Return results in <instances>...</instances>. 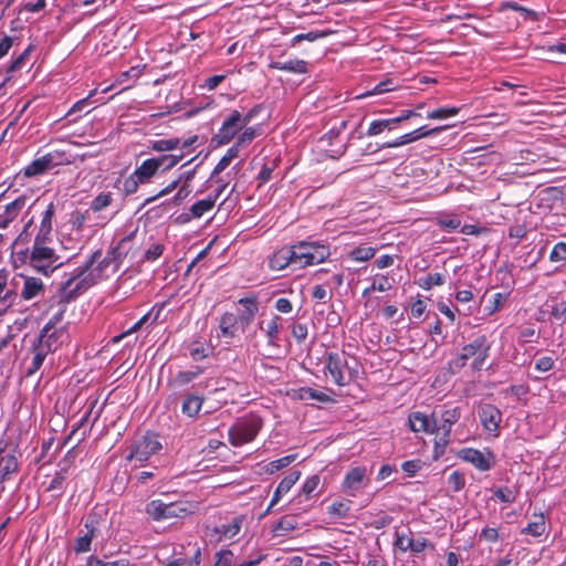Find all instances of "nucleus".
Masks as SVG:
<instances>
[{"mask_svg":"<svg viewBox=\"0 0 566 566\" xmlns=\"http://www.w3.org/2000/svg\"><path fill=\"white\" fill-rule=\"evenodd\" d=\"M142 181H138V177L135 176V171L124 180L123 190L126 195H133L138 190Z\"/></svg>","mask_w":566,"mask_h":566,"instance_id":"bf43d9fd","label":"nucleus"},{"mask_svg":"<svg viewBox=\"0 0 566 566\" xmlns=\"http://www.w3.org/2000/svg\"><path fill=\"white\" fill-rule=\"evenodd\" d=\"M1 461V476L0 480L4 481L9 474L14 473L18 470V460L13 453H3L0 458Z\"/></svg>","mask_w":566,"mask_h":566,"instance_id":"f704fd0d","label":"nucleus"},{"mask_svg":"<svg viewBox=\"0 0 566 566\" xmlns=\"http://www.w3.org/2000/svg\"><path fill=\"white\" fill-rule=\"evenodd\" d=\"M282 317L279 315L272 316L270 321L261 319L258 323V329L263 332L268 338V345L279 346L280 322Z\"/></svg>","mask_w":566,"mask_h":566,"instance_id":"6ab92c4d","label":"nucleus"},{"mask_svg":"<svg viewBox=\"0 0 566 566\" xmlns=\"http://www.w3.org/2000/svg\"><path fill=\"white\" fill-rule=\"evenodd\" d=\"M27 203L25 196H19L4 207L0 213V229H6L21 212Z\"/></svg>","mask_w":566,"mask_h":566,"instance_id":"aec40b11","label":"nucleus"},{"mask_svg":"<svg viewBox=\"0 0 566 566\" xmlns=\"http://www.w3.org/2000/svg\"><path fill=\"white\" fill-rule=\"evenodd\" d=\"M14 276L19 282L21 280L23 282L21 292L19 293L21 300L31 301L44 295L45 285L41 279L24 274H15Z\"/></svg>","mask_w":566,"mask_h":566,"instance_id":"4468645a","label":"nucleus"},{"mask_svg":"<svg viewBox=\"0 0 566 566\" xmlns=\"http://www.w3.org/2000/svg\"><path fill=\"white\" fill-rule=\"evenodd\" d=\"M300 476V471H293L281 480V482L279 483L274 491L273 497L266 510V513L280 501V499L284 494H286L292 489V486L298 481Z\"/></svg>","mask_w":566,"mask_h":566,"instance_id":"412c9836","label":"nucleus"},{"mask_svg":"<svg viewBox=\"0 0 566 566\" xmlns=\"http://www.w3.org/2000/svg\"><path fill=\"white\" fill-rule=\"evenodd\" d=\"M54 214H55V205H54V202H50L46 206L45 210L42 212L41 221L38 227L53 231Z\"/></svg>","mask_w":566,"mask_h":566,"instance_id":"c03bdc74","label":"nucleus"},{"mask_svg":"<svg viewBox=\"0 0 566 566\" xmlns=\"http://www.w3.org/2000/svg\"><path fill=\"white\" fill-rule=\"evenodd\" d=\"M31 51V46L27 48L19 56H17L7 67L6 74L10 75L15 71L20 70L28 59Z\"/></svg>","mask_w":566,"mask_h":566,"instance_id":"3c124183","label":"nucleus"},{"mask_svg":"<svg viewBox=\"0 0 566 566\" xmlns=\"http://www.w3.org/2000/svg\"><path fill=\"white\" fill-rule=\"evenodd\" d=\"M19 281L15 276L10 279V272L0 269V312L12 307L19 298Z\"/></svg>","mask_w":566,"mask_h":566,"instance_id":"9d476101","label":"nucleus"},{"mask_svg":"<svg viewBox=\"0 0 566 566\" xmlns=\"http://www.w3.org/2000/svg\"><path fill=\"white\" fill-rule=\"evenodd\" d=\"M216 563L214 566H256L262 560V556H259L254 559L235 562L234 555L230 549H223L216 554Z\"/></svg>","mask_w":566,"mask_h":566,"instance_id":"5701e85b","label":"nucleus"},{"mask_svg":"<svg viewBox=\"0 0 566 566\" xmlns=\"http://www.w3.org/2000/svg\"><path fill=\"white\" fill-rule=\"evenodd\" d=\"M214 205H216L214 198L208 197L206 199L195 202L190 207V209H189L190 216L181 214L180 217H182L185 219V221H189L190 218H196V219L201 218L206 212L212 210Z\"/></svg>","mask_w":566,"mask_h":566,"instance_id":"c85d7f7f","label":"nucleus"},{"mask_svg":"<svg viewBox=\"0 0 566 566\" xmlns=\"http://www.w3.org/2000/svg\"><path fill=\"white\" fill-rule=\"evenodd\" d=\"M254 115V111H250L244 117L239 111H232L230 116L224 119L219 132L212 137L211 142L217 146L230 143L240 129L245 127Z\"/></svg>","mask_w":566,"mask_h":566,"instance_id":"6e6552de","label":"nucleus"},{"mask_svg":"<svg viewBox=\"0 0 566 566\" xmlns=\"http://www.w3.org/2000/svg\"><path fill=\"white\" fill-rule=\"evenodd\" d=\"M295 459H296V454H290V455H285L283 458H281V459L271 461L265 465V472L269 474H273V473L277 472L279 470L290 465Z\"/></svg>","mask_w":566,"mask_h":566,"instance_id":"58836bf2","label":"nucleus"},{"mask_svg":"<svg viewBox=\"0 0 566 566\" xmlns=\"http://www.w3.org/2000/svg\"><path fill=\"white\" fill-rule=\"evenodd\" d=\"M62 333V329L57 331L44 326L39 335L36 344L49 345L50 353L54 352L57 347V340Z\"/></svg>","mask_w":566,"mask_h":566,"instance_id":"473e14b6","label":"nucleus"},{"mask_svg":"<svg viewBox=\"0 0 566 566\" xmlns=\"http://www.w3.org/2000/svg\"><path fill=\"white\" fill-rule=\"evenodd\" d=\"M329 33H331L329 31H311L307 33L297 34L292 39V46L296 45L297 43H300L304 40L312 42L317 39H322V38L328 35Z\"/></svg>","mask_w":566,"mask_h":566,"instance_id":"8fccbe9b","label":"nucleus"},{"mask_svg":"<svg viewBox=\"0 0 566 566\" xmlns=\"http://www.w3.org/2000/svg\"><path fill=\"white\" fill-rule=\"evenodd\" d=\"M72 465V461H69L67 458H64L60 463V469L55 472L53 479L45 486V491L55 492V496H61L63 494L64 483L69 476V472Z\"/></svg>","mask_w":566,"mask_h":566,"instance_id":"f3484780","label":"nucleus"},{"mask_svg":"<svg viewBox=\"0 0 566 566\" xmlns=\"http://www.w3.org/2000/svg\"><path fill=\"white\" fill-rule=\"evenodd\" d=\"M198 503L196 502H176L164 503L160 500H153L146 504L145 512L154 521H163L174 517H184L196 513Z\"/></svg>","mask_w":566,"mask_h":566,"instance_id":"7ed1b4c3","label":"nucleus"},{"mask_svg":"<svg viewBox=\"0 0 566 566\" xmlns=\"http://www.w3.org/2000/svg\"><path fill=\"white\" fill-rule=\"evenodd\" d=\"M398 86L399 85L395 82L394 78H386L375 85V87L370 92L366 93V95L384 94L396 90Z\"/></svg>","mask_w":566,"mask_h":566,"instance_id":"49530a36","label":"nucleus"},{"mask_svg":"<svg viewBox=\"0 0 566 566\" xmlns=\"http://www.w3.org/2000/svg\"><path fill=\"white\" fill-rule=\"evenodd\" d=\"M132 237L133 234H129L119 240L115 247L108 250L104 258H102L103 252L101 249L94 251L84 264L78 266L72 276L60 285L57 290L59 303L65 305L75 300L102 280L109 266H113V272H116L127 254L125 247L132 240Z\"/></svg>","mask_w":566,"mask_h":566,"instance_id":"f257e3e1","label":"nucleus"},{"mask_svg":"<svg viewBox=\"0 0 566 566\" xmlns=\"http://www.w3.org/2000/svg\"><path fill=\"white\" fill-rule=\"evenodd\" d=\"M552 304L546 303V305L551 308L549 313L551 316L554 317L556 321L564 322L566 318V301H557V298L551 300Z\"/></svg>","mask_w":566,"mask_h":566,"instance_id":"4c0bfd02","label":"nucleus"},{"mask_svg":"<svg viewBox=\"0 0 566 566\" xmlns=\"http://www.w3.org/2000/svg\"><path fill=\"white\" fill-rule=\"evenodd\" d=\"M86 221V214L76 210L71 214L70 223L72 224V228L76 231H81L84 227V223Z\"/></svg>","mask_w":566,"mask_h":566,"instance_id":"69168bd1","label":"nucleus"},{"mask_svg":"<svg viewBox=\"0 0 566 566\" xmlns=\"http://www.w3.org/2000/svg\"><path fill=\"white\" fill-rule=\"evenodd\" d=\"M200 374L201 369L199 367H197L196 370L179 371L168 381V387L175 390L179 389L195 380Z\"/></svg>","mask_w":566,"mask_h":566,"instance_id":"c756f323","label":"nucleus"},{"mask_svg":"<svg viewBox=\"0 0 566 566\" xmlns=\"http://www.w3.org/2000/svg\"><path fill=\"white\" fill-rule=\"evenodd\" d=\"M294 253L295 252L293 250V245H285L276 250L269 259L270 269L274 271H281L284 270L290 264H295Z\"/></svg>","mask_w":566,"mask_h":566,"instance_id":"a211bd4d","label":"nucleus"},{"mask_svg":"<svg viewBox=\"0 0 566 566\" xmlns=\"http://www.w3.org/2000/svg\"><path fill=\"white\" fill-rule=\"evenodd\" d=\"M307 62L304 60H289L285 62L274 61L270 63V69L286 71L296 74H304L307 72Z\"/></svg>","mask_w":566,"mask_h":566,"instance_id":"bb28decb","label":"nucleus"},{"mask_svg":"<svg viewBox=\"0 0 566 566\" xmlns=\"http://www.w3.org/2000/svg\"><path fill=\"white\" fill-rule=\"evenodd\" d=\"M33 231H36L33 239V244H49L52 242V231L34 226L33 217L27 221L22 231L18 235L17 241L21 243H30L32 240Z\"/></svg>","mask_w":566,"mask_h":566,"instance_id":"ddd939ff","label":"nucleus"},{"mask_svg":"<svg viewBox=\"0 0 566 566\" xmlns=\"http://www.w3.org/2000/svg\"><path fill=\"white\" fill-rule=\"evenodd\" d=\"M161 449V443L158 436L154 432L147 431L140 439L136 440L130 447L127 461L137 460L139 462L147 461L153 454Z\"/></svg>","mask_w":566,"mask_h":566,"instance_id":"1a4fd4ad","label":"nucleus"},{"mask_svg":"<svg viewBox=\"0 0 566 566\" xmlns=\"http://www.w3.org/2000/svg\"><path fill=\"white\" fill-rule=\"evenodd\" d=\"M460 457L464 461L472 463L476 469H479L481 471H488L491 468L490 461L485 458V455L481 451H479L476 449H472V448L463 449L460 452Z\"/></svg>","mask_w":566,"mask_h":566,"instance_id":"393cba45","label":"nucleus"},{"mask_svg":"<svg viewBox=\"0 0 566 566\" xmlns=\"http://www.w3.org/2000/svg\"><path fill=\"white\" fill-rule=\"evenodd\" d=\"M97 525H98V520H97L96 515H92V514L88 515L85 521V528H86L85 535L88 536L91 539H93L94 537H96L98 535Z\"/></svg>","mask_w":566,"mask_h":566,"instance_id":"e2e57ef3","label":"nucleus"},{"mask_svg":"<svg viewBox=\"0 0 566 566\" xmlns=\"http://www.w3.org/2000/svg\"><path fill=\"white\" fill-rule=\"evenodd\" d=\"M376 249L371 247H357L350 252V258L354 261H368L374 258Z\"/></svg>","mask_w":566,"mask_h":566,"instance_id":"79ce46f5","label":"nucleus"},{"mask_svg":"<svg viewBox=\"0 0 566 566\" xmlns=\"http://www.w3.org/2000/svg\"><path fill=\"white\" fill-rule=\"evenodd\" d=\"M113 202L112 192H101L91 202V209L94 212H99L107 208Z\"/></svg>","mask_w":566,"mask_h":566,"instance_id":"ea45409f","label":"nucleus"},{"mask_svg":"<svg viewBox=\"0 0 566 566\" xmlns=\"http://www.w3.org/2000/svg\"><path fill=\"white\" fill-rule=\"evenodd\" d=\"M27 263L36 272L45 276L51 275L61 268L64 262L49 244H33Z\"/></svg>","mask_w":566,"mask_h":566,"instance_id":"20e7f679","label":"nucleus"},{"mask_svg":"<svg viewBox=\"0 0 566 566\" xmlns=\"http://www.w3.org/2000/svg\"><path fill=\"white\" fill-rule=\"evenodd\" d=\"M296 528V521L292 516H283L274 527V532L279 535H285L286 533Z\"/></svg>","mask_w":566,"mask_h":566,"instance_id":"a18cd8bd","label":"nucleus"},{"mask_svg":"<svg viewBox=\"0 0 566 566\" xmlns=\"http://www.w3.org/2000/svg\"><path fill=\"white\" fill-rule=\"evenodd\" d=\"M494 496L503 503H513L516 499V494L509 486L496 489Z\"/></svg>","mask_w":566,"mask_h":566,"instance_id":"13d9d810","label":"nucleus"},{"mask_svg":"<svg viewBox=\"0 0 566 566\" xmlns=\"http://www.w3.org/2000/svg\"><path fill=\"white\" fill-rule=\"evenodd\" d=\"M391 289V284L389 283V280L387 276L381 275L379 277H376L369 289H366L364 291V295H367L370 291H379L385 292Z\"/></svg>","mask_w":566,"mask_h":566,"instance_id":"5fc2aeb1","label":"nucleus"},{"mask_svg":"<svg viewBox=\"0 0 566 566\" xmlns=\"http://www.w3.org/2000/svg\"><path fill=\"white\" fill-rule=\"evenodd\" d=\"M238 304L241 308L237 314L226 312L220 317L219 327L223 337L233 338L237 327L244 332L259 312V301L254 294L240 298Z\"/></svg>","mask_w":566,"mask_h":566,"instance_id":"f03ea898","label":"nucleus"},{"mask_svg":"<svg viewBox=\"0 0 566 566\" xmlns=\"http://www.w3.org/2000/svg\"><path fill=\"white\" fill-rule=\"evenodd\" d=\"M93 539H91L85 534L76 538V544L74 547V551L76 553H86L91 551V543Z\"/></svg>","mask_w":566,"mask_h":566,"instance_id":"774afa93","label":"nucleus"},{"mask_svg":"<svg viewBox=\"0 0 566 566\" xmlns=\"http://www.w3.org/2000/svg\"><path fill=\"white\" fill-rule=\"evenodd\" d=\"M409 428L413 432H427L439 434V428L434 416L428 417L423 412L413 411L408 417Z\"/></svg>","mask_w":566,"mask_h":566,"instance_id":"2eb2a0df","label":"nucleus"},{"mask_svg":"<svg viewBox=\"0 0 566 566\" xmlns=\"http://www.w3.org/2000/svg\"><path fill=\"white\" fill-rule=\"evenodd\" d=\"M294 262L298 268L319 264L331 254L329 248L317 242L300 241L293 244Z\"/></svg>","mask_w":566,"mask_h":566,"instance_id":"0eeeda50","label":"nucleus"},{"mask_svg":"<svg viewBox=\"0 0 566 566\" xmlns=\"http://www.w3.org/2000/svg\"><path fill=\"white\" fill-rule=\"evenodd\" d=\"M87 566H128V559L119 558L115 560H108L107 557L102 559L96 556H90L87 559Z\"/></svg>","mask_w":566,"mask_h":566,"instance_id":"a19ab883","label":"nucleus"},{"mask_svg":"<svg viewBox=\"0 0 566 566\" xmlns=\"http://www.w3.org/2000/svg\"><path fill=\"white\" fill-rule=\"evenodd\" d=\"M490 348L491 345L488 342L486 336L479 335L470 344L462 347L461 354L454 360H452L450 365L461 369L465 366L469 358L474 357V360L472 361V368L480 370L489 356Z\"/></svg>","mask_w":566,"mask_h":566,"instance_id":"39448f33","label":"nucleus"},{"mask_svg":"<svg viewBox=\"0 0 566 566\" xmlns=\"http://www.w3.org/2000/svg\"><path fill=\"white\" fill-rule=\"evenodd\" d=\"M158 164L159 161L157 160V157L144 160L142 165L135 169V176L138 177V181H142V184H148L159 171Z\"/></svg>","mask_w":566,"mask_h":566,"instance_id":"b1692460","label":"nucleus"},{"mask_svg":"<svg viewBox=\"0 0 566 566\" xmlns=\"http://www.w3.org/2000/svg\"><path fill=\"white\" fill-rule=\"evenodd\" d=\"M395 545L402 552L411 551L415 553H420L423 551L426 542L424 539L415 541L412 538L406 537L405 535L396 533Z\"/></svg>","mask_w":566,"mask_h":566,"instance_id":"7c9ffc66","label":"nucleus"},{"mask_svg":"<svg viewBox=\"0 0 566 566\" xmlns=\"http://www.w3.org/2000/svg\"><path fill=\"white\" fill-rule=\"evenodd\" d=\"M413 142H416V139H415L413 133L410 132V133H407V134L396 138L392 142L384 143L381 146H379L378 149L400 147V146H403V145H407V144H410Z\"/></svg>","mask_w":566,"mask_h":566,"instance_id":"603ef678","label":"nucleus"},{"mask_svg":"<svg viewBox=\"0 0 566 566\" xmlns=\"http://www.w3.org/2000/svg\"><path fill=\"white\" fill-rule=\"evenodd\" d=\"M293 398L297 400H311L315 399L319 402H329L333 399L323 391L315 390L310 387H302L293 390Z\"/></svg>","mask_w":566,"mask_h":566,"instance_id":"cd10ccee","label":"nucleus"},{"mask_svg":"<svg viewBox=\"0 0 566 566\" xmlns=\"http://www.w3.org/2000/svg\"><path fill=\"white\" fill-rule=\"evenodd\" d=\"M447 127L448 126H438L434 128H428L427 126H421V127L417 128L416 130H413L412 133H413L415 139L417 142L423 137L436 135Z\"/></svg>","mask_w":566,"mask_h":566,"instance_id":"680f3d73","label":"nucleus"},{"mask_svg":"<svg viewBox=\"0 0 566 566\" xmlns=\"http://www.w3.org/2000/svg\"><path fill=\"white\" fill-rule=\"evenodd\" d=\"M444 283L443 276L440 273H432L422 279L419 283V285L423 290H430L433 286H439Z\"/></svg>","mask_w":566,"mask_h":566,"instance_id":"864d4df0","label":"nucleus"},{"mask_svg":"<svg viewBox=\"0 0 566 566\" xmlns=\"http://www.w3.org/2000/svg\"><path fill=\"white\" fill-rule=\"evenodd\" d=\"M350 505V500L336 501L328 506V514L337 518H344L348 515Z\"/></svg>","mask_w":566,"mask_h":566,"instance_id":"e433bc0d","label":"nucleus"},{"mask_svg":"<svg viewBox=\"0 0 566 566\" xmlns=\"http://www.w3.org/2000/svg\"><path fill=\"white\" fill-rule=\"evenodd\" d=\"M549 260L552 262H566V242H558L553 247Z\"/></svg>","mask_w":566,"mask_h":566,"instance_id":"4d7b16f0","label":"nucleus"},{"mask_svg":"<svg viewBox=\"0 0 566 566\" xmlns=\"http://www.w3.org/2000/svg\"><path fill=\"white\" fill-rule=\"evenodd\" d=\"M436 223L443 229L455 230L461 226V220L457 216H438Z\"/></svg>","mask_w":566,"mask_h":566,"instance_id":"de8ad7c7","label":"nucleus"},{"mask_svg":"<svg viewBox=\"0 0 566 566\" xmlns=\"http://www.w3.org/2000/svg\"><path fill=\"white\" fill-rule=\"evenodd\" d=\"M274 167L275 165L272 164V165H263V167L261 168L258 177H256V180H258V187H261L263 184L268 182L271 180L272 178V172L274 170Z\"/></svg>","mask_w":566,"mask_h":566,"instance_id":"0e129e2a","label":"nucleus"},{"mask_svg":"<svg viewBox=\"0 0 566 566\" xmlns=\"http://www.w3.org/2000/svg\"><path fill=\"white\" fill-rule=\"evenodd\" d=\"M366 476V469L361 467H356L349 470L344 479V486L350 490H357L363 483Z\"/></svg>","mask_w":566,"mask_h":566,"instance_id":"2f4dec72","label":"nucleus"},{"mask_svg":"<svg viewBox=\"0 0 566 566\" xmlns=\"http://www.w3.org/2000/svg\"><path fill=\"white\" fill-rule=\"evenodd\" d=\"M464 483V476L459 471L452 472L448 478V484L452 488L454 492H459L460 490H462Z\"/></svg>","mask_w":566,"mask_h":566,"instance_id":"052dcab7","label":"nucleus"},{"mask_svg":"<svg viewBox=\"0 0 566 566\" xmlns=\"http://www.w3.org/2000/svg\"><path fill=\"white\" fill-rule=\"evenodd\" d=\"M347 366V361L343 355L338 353H329L327 356V369L332 375L334 381L338 386H345L348 382L344 375V369Z\"/></svg>","mask_w":566,"mask_h":566,"instance_id":"dca6fc26","label":"nucleus"},{"mask_svg":"<svg viewBox=\"0 0 566 566\" xmlns=\"http://www.w3.org/2000/svg\"><path fill=\"white\" fill-rule=\"evenodd\" d=\"M478 415L483 429L494 437H497L502 421L500 409L492 403H482L479 406Z\"/></svg>","mask_w":566,"mask_h":566,"instance_id":"9b49d317","label":"nucleus"},{"mask_svg":"<svg viewBox=\"0 0 566 566\" xmlns=\"http://www.w3.org/2000/svg\"><path fill=\"white\" fill-rule=\"evenodd\" d=\"M292 336L302 343L307 337V326L305 324L296 323L292 325Z\"/></svg>","mask_w":566,"mask_h":566,"instance_id":"338daca9","label":"nucleus"},{"mask_svg":"<svg viewBox=\"0 0 566 566\" xmlns=\"http://www.w3.org/2000/svg\"><path fill=\"white\" fill-rule=\"evenodd\" d=\"M32 352V361L25 370V377L34 375L41 368L46 355L50 353V347L49 345L34 344Z\"/></svg>","mask_w":566,"mask_h":566,"instance_id":"a878e982","label":"nucleus"},{"mask_svg":"<svg viewBox=\"0 0 566 566\" xmlns=\"http://www.w3.org/2000/svg\"><path fill=\"white\" fill-rule=\"evenodd\" d=\"M460 112V107H441L428 113L427 117L430 119H443L447 117L455 116Z\"/></svg>","mask_w":566,"mask_h":566,"instance_id":"09e8293b","label":"nucleus"},{"mask_svg":"<svg viewBox=\"0 0 566 566\" xmlns=\"http://www.w3.org/2000/svg\"><path fill=\"white\" fill-rule=\"evenodd\" d=\"M461 410L459 407L447 409L441 413L442 423L439 426V438L436 442L437 447L446 448L450 443L451 429L459 421Z\"/></svg>","mask_w":566,"mask_h":566,"instance_id":"f8f14e48","label":"nucleus"},{"mask_svg":"<svg viewBox=\"0 0 566 566\" xmlns=\"http://www.w3.org/2000/svg\"><path fill=\"white\" fill-rule=\"evenodd\" d=\"M263 426L259 416L248 415L232 424L228 431L229 442L233 447H241L253 441Z\"/></svg>","mask_w":566,"mask_h":566,"instance_id":"423d86ee","label":"nucleus"},{"mask_svg":"<svg viewBox=\"0 0 566 566\" xmlns=\"http://www.w3.org/2000/svg\"><path fill=\"white\" fill-rule=\"evenodd\" d=\"M203 399L197 395H188L182 402V413L188 417H195L201 409Z\"/></svg>","mask_w":566,"mask_h":566,"instance_id":"72a5a7b5","label":"nucleus"},{"mask_svg":"<svg viewBox=\"0 0 566 566\" xmlns=\"http://www.w3.org/2000/svg\"><path fill=\"white\" fill-rule=\"evenodd\" d=\"M54 155L46 154L40 158L34 159L24 168V176L33 177L45 172L46 170L54 167Z\"/></svg>","mask_w":566,"mask_h":566,"instance_id":"4be33fe9","label":"nucleus"},{"mask_svg":"<svg viewBox=\"0 0 566 566\" xmlns=\"http://www.w3.org/2000/svg\"><path fill=\"white\" fill-rule=\"evenodd\" d=\"M545 532V521L544 515L541 514L537 516L536 521L527 524L525 528H523L522 533L530 534L533 536H539Z\"/></svg>","mask_w":566,"mask_h":566,"instance_id":"37998d69","label":"nucleus"},{"mask_svg":"<svg viewBox=\"0 0 566 566\" xmlns=\"http://www.w3.org/2000/svg\"><path fill=\"white\" fill-rule=\"evenodd\" d=\"M181 144L180 138H168V139H159L153 140L149 144V148L154 151L164 153L178 148Z\"/></svg>","mask_w":566,"mask_h":566,"instance_id":"c9c22d12","label":"nucleus"},{"mask_svg":"<svg viewBox=\"0 0 566 566\" xmlns=\"http://www.w3.org/2000/svg\"><path fill=\"white\" fill-rule=\"evenodd\" d=\"M321 478L318 474H314L306 479L304 482L301 492L305 495L306 499H310L312 493L317 489L319 485Z\"/></svg>","mask_w":566,"mask_h":566,"instance_id":"6e6d98bb","label":"nucleus"}]
</instances>
